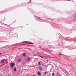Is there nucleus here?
<instances>
[{"instance_id":"11","label":"nucleus","mask_w":76,"mask_h":76,"mask_svg":"<svg viewBox=\"0 0 76 76\" xmlns=\"http://www.w3.org/2000/svg\"><path fill=\"white\" fill-rule=\"evenodd\" d=\"M26 56V54H25V53H24L23 54V56Z\"/></svg>"},{"instance_id":"5","label":"nucleus","mask_w":76,"mask_h":76,"mask_svg":"<svg viewBox=\"0 0 76 76\" xmlns=\"http://www.w3.org/2000/svg\"><path fill=\"white\" fill-rule=\"evenodd\" d=\"M39 70H42V68L41 67H39Z\"/></svg>"},{"instance_id":"15","label":"nucleus","mask_w":76,"mask_h":76,"mask_svg":"<svg viewBox=\"0 0 76 76\" xmlns=\"http://www.w3.org/2000/svg\"><path fill=\"white\" fill-rule=\"evenodd\" d=\"M3 53H0V55H1V54H2Z\"/></svg>"},{"instance_id":"6","label":"nucleus","mask_w":76,"mask_h":76,"mask_svg":"<svg viewBox=\"0 0 76 76\" xmlns=\"http://www.w3.org/2000/svg\"><path fill=\"white\" fill-rule=\"evenodd\" d=\"M30 60H31V58H28L27 59L26 61V62H27V61H29Z\"/></svg>"},{"instance_id":"8","label":"nucleus","mask_w":76,"mask_h":76,"mask_svg":"<svg viewBox=\"0 0 76 76\" xmlns=\"http://www.w3.org/2000/svg\"><path fill=\"white\" fill-rule=\"evenodd\" d=\"M21 61V59H18V61H19V62H20Z\"/></svg>"},{"instance_id":"13","label":"nucleus","mask_w":76,"mask_h":76,"mask_svg":"<svg viewBox=\"0 0 76 76\" xmlns=\"http://www.w3.org/2000/svg\"><path fill=\"white\" fill-rule=\"evenodd\" d=\"M26 42V43H27V42H27V41H25V42Z\"/></svg>"},{"instance_id":"12","label":"nucleus","mask_w":76,"mask_h":76,"mask_svg":"<svg viewBox=\"0 0 76 76\" xmlns=\"http://www.w3.org/2000/svg\"><path fill=\"white\" fill-rule=\"evenodd\" d=\"M40 57H41V58H44V57H43V56H40Z\"/></svg>"},{"instance_id":"3","label":"nucleus","mask_w":76,"mask_h":76,"mask_svg":"<svg viewBox=\"0 0 76 76\" xmlns=\"http://www.w3.org/2000/svg\"><path fill=\"white\" fill-rule=\"evenodd\" d=\"M41 61H39L38 62V64L39 66L41 65Z\"/></svg>"},{"instance_id":"1","label":"nucleus","mask_w":76,"mask_h":76,"mask_svg":"<svg viewBox=\"0 0 76 76\" xmlns=\"http://www.w3.org/2000/svg\"><path fill=\"white\" fill-rule=\"evenodd\" d=\"M10 65L12 68H13V66L15 65V64L13 63H11L10 64Z\"/></svg>"},{"instance_id":"4","label":"nucleus","mask_w":76,"mask_h":76,"mask_svg":"<svg viewBox=\"0 0 76 76\" xmlns=\"http://www.w3.org/2000/svg\"><path fill=\"white\" fill-rule=\"evenodd\" d=\"M37 74L39 76H40L41 75V73H40V72L39 71H38L37 72Z\"/></svg>"},{"instance_id":"9","label":"nucleus","mask_w":76,"mask_h":76,"mask_svg":"<svg viewBox=\"0 0 76 76\" xmlns=\"http://www.w3.org/2000/svg\"><path fill=\"white\" fill-rule=\"evenodd\" d=\"M27 44H34V43H27Z\"/></svg>"},{"instance_id":"10","label":"nucleus","mask_w":76,"mask_h":76,"mask_svg":"<svg viewBox=\"0 0 76 76\" xmlns=\"http://www.w3.org/2000/svg\"><path fill=\"white\" fill-rule=\"evenodd\" d=\"M47 72H45L44 73V75H46V74H47Z\"/></svg>"},{"instance_id":"16","label":"nucleus","mask_w":76,"mask_h":76,"mask_svg":"<svg viewBox=\"0 0 76 76\" xmlns=\"http://www.w3.org/2000/svg\"><path fill=\"white\" fill-rule=\"evenodd\" d=\"M33 76H35V75H33Z\"/></svg>"},{"instance_id":"2","label":"nucleus","mask_w":76,"mask_h":76,"mask_svg":"<svg viewBox=\"0 0 76 76\" xmlns=\"http://www.w3.org/2000/svg\"><path fill=\"white\" fill-rule=\"evenodd\" d=\"M6 60V59H4L2 60L1 61V63H4V61H5Z\"/></svg>"},{"instance_id":"7","label":"nucleus","mask_w":76,"mask_h":76,"mask_svg":"<svg viewBox=\"0 0 76 76\" xmlns=\"http://www.w3.org/2000/svg\"><path fill=\"white\" fill-rule=\"evenodd\" d=\"M14 71H15V72H16V69L15 68H14Z\"/></svg>"},{"instance_id":"14","label":"nucleus","mask_w":76,"mask_h":76,"mask_svg":"<svg viewBox=\"0 0 76 76\" xmlns=\"http://www.w3.org/2000/svg\"><path fill=\"white\" fill-rule=\"evenodd\" d=\"M52 75H53V76H54V73H52Z\"/></svg>"}]
</instances>
